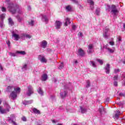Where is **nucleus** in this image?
<instances>
[{
	"label": "nucleus",
	"instance_id": "nucleus-46",
	"mask_svg": "<svg viewBox=\"0 0 125 125\" xmlns=\"http://www.w3.org/2000/svg\"><path fill=\"white\" fill-rule=\"evenodd\" d=\"M109 44H110V45H115V42H114L113 41H111L109 42Z\"/></svg>",
	"mask_w": 125,
	"mask_h": 125
},
{
	"label": "nucleus",
	"instance_id": "nucleus-20",
	"mask_svg": "<svg viewBox=\"0 0 125 125\" xmlns=\"http://www.w3.org/2000/svg\"><path fill=\"white\" fill-rule=\"evenodd\" d=\"M32 103H33V100L24 101L23 102V105H29L30 104H32Z\"/></svg>",
	"mask_w": 125,
	"mask_h": 125
},
{
	"label": "nucleus",
	"instance_id": "nucleus-52",
	"mask_svg": "<svg viewBox=\"0 0 125 125\" xmlns=\"http://www.w3.org/2000/svg\"><path fill=\"white\" fill-rule=\"evenodd\" d=\"M10 117H11L13 120H14V119H15V115H14V114H12V115H11Z\"/></svg>",
	"mask_w": 125,
	"mask_h": 125
},
{
	"label": "nucleus",
	"instance_id": "nucleus-30",
	"mask_svg": "<svg viewBox=\"0 0 125 125\" xmlns=\"http://www.w3.org/2000/svg\"><path fill=\"white\" fill-rule=\"evenodd\" d=\"M90 64L91 66H92V67H93L94 68H95V67H96V64H95V62L94 61H90Z\"/></svg>",
	"mask_w": 125,
	"mask_h": 125
},
{
	"label": "nucleus",
	"instance_id": "nucleus-44",
	"mask_svg": "<svg viewBox=\"0 0 125 125\" xmlns=\"http://www.w3.org/2000/svg\"><path fill=\"white\" fill-rule=\"evenodd\" d=\"M113 81L117 82L118 81V75L115 76L113 78Z\"/></svg>",
	"mask_w": 125,
	"mask_h": 125
},
{
	"label": "nucleus",
	"instance_id": "nucleus-61",
	"mask_svg": "<svg viewBox=\"0 0 125 125\" xmlns=\"http://www.w3.org/2000/svg\"><path fill=\"white\" fill-rule=\"evenodd\" d=\"M27 9H28V10H29V11L31 10V6H28V7H27Z\"/></svg>",
	"mask_w": 125,
	"mask_h": 125
},
{
	"label": "nucleus",
	"instance_id": "nucleus-60",
	"mask_svg": "<svg viewBox=\"0 0 125 125\" xmlns=\"http://www.w3.org/2000/svg\"><path fill=\"white\" fill-rule=\"evenodd\" d=\"M7 44L8 45V46H10V41H8L7 42Z\"/></svg>",
	"mask_w": 125,
	"mask_h": 125
},
{
	"label": "nucleus",
	"instance_id": "nucleus-50",
	"mask_svg": "<svg viewBox=\"0 0 125 125\" xmlns=\"http://www.w3.org/2000/svg\"><path fill=\"white\" fill-rule=\"evenodd\" d=\"M71 1H72V2H73V3L78 4V0H71Z\"/></svg>",
	"mask_w": 125,
	"mask_h": 125
},
{
	"label": "nucleus",
	"instance_id": "nucleus-26",
	"mask_svg": "<svg viewBox=\"0 0 125 125\" xmlns=\"http://www.w3.org/2000/svg\"><path fill=\"white\" fill-rule=\"evenodd\" d=\"M16 53L21 55H25L26 54V52L24 51H17Z\"/></svg>",
	"mask_w": 125,
	"mask_h": 125
},
{
	"label": "nucleus",
	"instance_id": "nucleus-56",
	"mask_svg": "<svg viewBox=\"0 0 125 125\" xmlns=\"http://www.w3.org/2000/svg\"><path fill=\"white\" fill-rule=\"evenodd\" d=\"M22 120L23 122H26V117H23L22 118Z\"/></svg>",
	"mask_w": 125,
	"mask_h": 125
},
{
	"label": "nucleus",
	"instance_id": "nucleus-36",
	"mask_svg": "<svg viewBox=\"0 0 125 125\" xmlns=\"http://www.w3.org/2000/svg\"><path fill=\"white\" fill-rule=\"evenodd\" d=\"M40 61L41 62H42V63H46V62H47V61L46 60V59H45V58H44V57Z\"/></svg>",
	"mask_w": 125,
	"mask_h": 125
},
{
	"label": "nucleus",
	"instance_id": "nucleus-23",
	"mask_svg": "<svg viewBox=\"0 0 125 125\" xmlns=\"http://www.w3.org/2000/svg\"><path fill=\"white\" fill-rule=\"evenodd\" d=\"M69 24H71V22L70 21V19L69 18H66L65 19V22L64 23L65 26H67Z\"/></svg>",
	"mask_w": 125,
	"mask_h": 125
},
{
	"label": "nucleus",
	"instance_id": "nucleus-9",
	"mask_svg": "<svg viewBox=\"0 0 125 125\" xmlns=\"http://www.w3.org/2000/svg\"><path fill=\"white\" fill-rule=\"evenodd\" d=\"M88 54H90L93 52V44H90L88 46V50H87Z\"/></svg>",
	"mask_w": 125,
	"mask_h": 125
},
{
	"label": "nucleus",
	"instance_id": "nucleus-4",
	"mask_svg": "<svg viewBox=\"0 0 125 125\" xmlns=\"http://www.w3.org/2000/svg\"><path fill=\"white\" fill-rule=\"evenodd\" d=\"M18 33V31L15 30L12 32V38L14 40V41H18L19 39H20V36L19 35L17 34Z\"/></svg>",
	"mask_w": 125,
	"mask_h": 125
},
{
	"label": "nucleus",
	"instance_id": "nucleus-47",
	"mask_svg": "<svg viewBox=\"0 0 125 125\" xmlns=\"http://www.w3.org/2000/svg\"><path fill=\"white\" fill-rule=\"evenodd\" d=\"M120 72V70L119 69H114V73L115 74H117V73H119Z\"/></svg>",
	"mask_w": 125,
	"mask_h": 125
},
{
	"label": "nucleus",
	"instance_id": "nucleus-34",
	"mask_svg": "<svg viewBox=\"0 0 125 125\" xmlns=\"http://www.w3.org/2000/svg\"><path fill=\"white\" fill-rule=\"evenodd\" d=\"M97 62H99V63L101 64V65H103V60H100L99 59H97Z\"/></svg>",
	"mask_w": 125,
	"mask_h": 125
},
{
	"label": "nucleus",
	"instance_id": "nucleus-16",
	"mask_svg": "<svg viewBox=\"0 0 125 125\" xmlns=\"http://www.w3.org/2000/svg\"><path fill=\"white\" fill-rule=\"evenodd\" d=\"M106 74H110V64H107L105 67Z\"/></svg>",
	"mask_w": 125,
	"mask_h": 125
},
{
	"label": "nucleus",
	"instance_id": "nucleus-45",
	"mask_svg": "<svg viewBox=\"0 0 125 125\" xmlns=\"http://www.w3.org/2000/svg\"><path fill=\"white\" fill-rule=\"evenodd\" d=\"M44 57L42 55H40L38 56V59L39 60H40V61L42 60V58H43Z\"/></svg>",
	"mask_w": 125,
	"mask_h": 125
},
{
	"label": "nucleus",
	"instance_id": "nucleus-3",
	"mask_svg": "<svg viewBox=\"0 0 125 125\" xmlns=\"http://www.w3.org/2000/svg\"><path fill=\"white\" fill-rule=\"evenodd\" d=\"M5 107L6 109H4L2 108V107L0 106V113L1 114H6V113L10 112V109H11L10 105H9V104H5Z\"/></svg>",
	"mask_w": 125,
	"mask_h": 125
},
{
	"label": "nucleus",
	"instance_id": "nucleus-12",
	"mask_svg": "<svg viewBox=\"0 0 125 125\" xmlns=\"http://www.w3.org/2000/svg\"><path fill=\"white\" fill-rule=\"evenodd\" d=\"M78 55L82 57L84 56V51L82 48L78 49Z\"/></svg>",
	"mask_w": 125,
	"mask_h": 125
},
{
	"label": "nucleus",
	"instance_id": "nucleus-59",
	"mask_svg": "<svg viewBox=\"0 0 125 125\" xmlns=\"http://www.w3.org/2000/svg\"><path fill=\"white\" fill-rule=\"evenodd\" d=\"M76 28H77L76 25H72V29H73V30H76Z\"/></svg>",
	"mask_w": 125,
	"mask_h": 125
},
{
	"label": "nucleus",
	"instance_id": "nucleus-64",
	"mask_svg": "<svg viewBox=\"0 0 125 125\" xmlns=\"http://www.w3.org/2000/svg\"><path fill=\"white\" fill-rule=\"evenodd\" d=\"M74 63L75 64H78V61H77V60L75 61Z\"/></svg>",
	"mask_w": 125,
	"mask_h": 125
},
{
	"label": "nucleus",
	"instance_id": "nucleus-11",
	"mask_svg": "<svg viewBox=\"0 0 125 125\" xmlns=\"http://www.w3.org/2000/svg\"><path fill=\"white\" fill-rule=\"evenodd\" d=\"M104 48H105V49H107V51H108V52H109L110 53H114V50L110 48L109 47V44H106V45H104Z\"/></svg>",
	"mask_w": 125,
	"mask_h": 125
},
{
	"label": "nucleus",
	"instance_id": "nucleus-24",
	"mask_svg": "<svg viewBox=\"0 0 125 125\" xmlns=\"http://www.w3.org/2000/svg\"><path fill=\"white\" fill-rule=\"evenodd\" d=\"M8 23L9 24H10L11 26H13V25H14V22L13 21L11 18L8 19Z\"/></svg>",
	"mask_w": 125,
	"mask_h": 125
},
{
	"label": "nucleus",
	"instance_id": "nucleus-5",
	"mask_svg": "<svg viewBox=\"0 0 125 125\" xmlns=\"http://www.w3.org/2000/svg\"><path fill=\"white\" fill-rule=\"evenodd\" d=\"M109 29L108 27H105L104 29L103 36L105 39H109L110 33H109Z\"/></svg>",
	"mask_w": 125,
	"mask_h": 125
},
{
	"label": "nucleus",
	"instance_id": "nucleus-18",
	"mask_svg": "<svg viewBox=\"0 0 125 125\" xmlns=\"http://www.w3.org/2000/svg\"><path fill=\"white\" fill-rule=\"evenodd\" d=\"M65 10L67 12H71L72 11V6H71L70 5H68L65 6Z\"/></svg>",
	"mask_w": 125,
	"mask_h": 125
},
{
	"label": "nucleus",
	"instance_id": "nucleus-1",
	"mask_svg": "<svg viewBox=\"0 0 125 125\" xmlns=\"http://www.w3.org/2000/svg\"><path fill=\"white\" fill-rule=\"evenodd\" d=\"M7 9L10 13H12V14H15L16 11H17L18 13L19 14H22V11L20 10L19 5L16 4L8 2Z\"/></svg>",
	"mask_w": 125,
	"mask_h": 125
},
{
	"label": "nucleus",
	"instance_id": "nucleus-62",
	"mask_svg": "<svg viewBox=\"0 0 125 125\" xmlns=\"http://www.w3.org/2000/svg\"><path fill=\"white\" fill-rule=\"evenodd\" d=\"M0 70L1 71H2V70H3L2 66H1V65H0Z\"/></svg>",
	"mask_w": 125,
	"mask_h": 125
},
{
	"label": "nucleus",
	"instance_id": "nucleus-37",
	"mask_svg": "<svg viewBox=\"0 0 125 125\" xmlns=\"http://www.w3.org/2000/svg\"><path fill=\"white\" fill-rule=\"evenodd\" d=\"M7 121H8L9 122V123H13V119L12 118H11V117H8L7 119Z\"/></svg>",
	"mask_w": 125,
	"mask_h": 125
},
{
	"label": "nucleus",
	"instance_id": "nucleus-8",
	"mask_svg": "<svg viewBox=\"0 0 125 125\" xmlns=\"http://www.w3.org/2000/svg\"><path fill=\"white\" fill-rule=\"evenodd\" d=\"M62 26V22L59 21H56L55 23V27L57 30H59Z\"/></svg>",
	"mask_w": 125,
	"mask_h": 125
},
{
	"label": "nucleus",
	"instance_id": "nucleus-39",
	"mask_svg": "<svg viewBox=\"0 0 125 125\" xmlns=\"http://www.w3.org/2000/svg\"><path fill=\"white\" fill-rule=\"evenodd\" d=\"M5 17V14H2L0 15V18L1 19V20L3 21V19H4Z\"/></svg>",
	"mask_w": 125,
	"mask_h": 125
},
{
	"label": "nucleus",
	"instance_id": "nucleus-15",
	"mask_svg": "<svg viewBox=\"0 0 125 125\" xmlns=\"http://www.w3.org/2000/svg\"><path fill=\"white\" fill-rule=\"evenodd\" d=\"M120 115H121V112L119 110H116V111H115V114L113 116V117L115 120H118L119 119V116H120Z\"/></svg>",
	"mask_w": 125,
	"mask_h": 125
},
{
	"label": "nucleus",
	"instance_id": "nucleus-21",
	"mask_svg": "<svg viewBox=\"0 0 125 125\" xmlns=\"http://www.w3.org/2000/svg\"><path fill=\"white\" fill-rule=\"evenodd\" d=\"M14 89L15 90V92H16L17 94H18L21 92V89L20 87H15L14 88Z\"/></svg>",
	"mask_w": 125,
	"mask_h": 125
},
{
	"label": "nucleus",
	"instance_id": "nucleus-17",
	"mask_svg": "<svg viewBox=\"0 0 125 125\" xmlns=\"http://www.w3.org/2000/svg\"><path fill=\"white\" fill-rule=\"evenodd\" d=\"M47 80V74H44L42 75L41 78V80L42 81V82H45Z\"/></svg>",
	"mask_w": 125,
	"mask_h": 125
},
{
	"label": "nucleus",
	"instance_id": "nucleus-7",
	"mask_svg": "<svg viewBox=\"0 0 125 125\" xmlns=\"http://www.w3.org/2000/svg\"><path fill=\"white\" fill-rule=\"evenodd\" d=\"M42 22H45V24H47L48 23L49 19L47 17V16L45 14H42Z\"/></svg>",
	"mask_w": 125,
	"mask_h": 125
},
{
	"label": "nucleus",
	"instance_id": "nucleus-35",
	"mask_svg": "<svg viewBox=\"0 0 125 125\" xmlns=\"http://www.w3.org/2000/svg\"><path fill=\"white\" fill-rule=\"evenodd\" d=\"M88 3H89L90 5H94V2L92 0H87Z\"/></svg>",
	"mask_w": 125,
	"mask_h": 125
},
{
	"label": "nucleus",
	"instance_id": "nucleus-19",
	"mask_svg": "<svg viewBox=\"0 0 125 125\" xmlns=\"http://www.w3.org/2000/svg\"><path fill=\"white\" fill-rule=\"evenodd\" d=\"M27 69H28V64L27 63H23L21 67V70L22 71H26Z\"/></svg>",
	"mask_w": 125,
	"mask_h": 125
},
{
	"label": "nucleus",
	"instance_id": "nucleus-10",
	"mask_svg": "<svg viewBox=\"0 0 125 125\" xmlns=\"http://www.w3.org/2000/svg\"><path fill=\"white\" fill-rule=\"evenodd\" d=\"M67 93H68V92H67V90H61V93H60V95H61V98H64V97H66V96H67Z\"/></svg>",
	"mask_w": 125,
	"mask_h": 125
},
{
	"label": "nucleus",
	"instance_id": "nucleus-41",
	"mask_svg": "<svg viewBox=\"0 0 125 125\" xmlns=\"http://www.w3.org/2000/svg\"><path fill=\"white\" fill-rule=\"evenodd\" d=\"M32 36L25 33V39H31Z\"/></svg>",
	"mask_w": 125,
	"mask_h": 125
},
{
	"label": "nucleus",
	"instance_id": "nucleus-43",
	"mask_svg": "<svg viewBox=\"0 0 125 125\" xmlns=\"http://www.w3.org/2000/svg\"><path fill=\"white\" fill-rule=\"evenodd\" d=\"M9 55H10V56L13 57H15V56H16V54L14 53H9Z\"/></svg>",
	"mask_w": 125,
	"mask_h": 125
},
{
	"label": "nucleus",
	"instance_id": "nucleus-13",
	"mask_svg": "<svg viewBox=\"0 0 125 125\" xmlns=\"http://www.w3.org/2000/svg\"><path fill=\"white\" fill-rule=\"evenodd\" d=\"M39 45L43 48H45V47H46V46L47 45V42H46V41H43L39 43Z\"/></svg>",
	"mask_w": 125,
	"mask_h": 125
},
{
	"label": "nucleus",
	"instance_id": "nucleus-31",
	"mask_svg": "<svg viewBox=\"0 0 125 125\" xmlns=\"http://www.w3.org/2000/svg\"><path fill=\"white\" fill-rule=\"evenodd\" d=\"M13 89V86H8L7 87V91H11Z\"/></svg>",
	"mask_w": 125,
	"mask_h": 125
},
{
	"label": "nucleus",
	"instance_id": "nucleus-54",
	"mask_svg": "<svg viewBox=\"0 0 125 125\" xmlns=\"http://www.w3.org/2000/svg\"><path fill=\"white\" fill-rule=\"evenodd\" d=\"M121 77H122L123 78H125V72H123L121 74Z\"/></svg>",
	"mask_w": 125,
	"mask_h": 125
},
{
	"label": "nucleus",
	"instance_id": "nucleus-22",
	"mask_svg": "<svg viewBox=\"0 0 125 125\" xmlns=\"http://www.w3.org/2000/svg\"><path fill=\"white\" fill-rule=\"evenodd\" d=\"M32 111L34 113V114H37L38 115H40L41 114V112L40 111V110H38L36 108H33L32 109Z\"/></svg>",
	"mask_w": 125,
	"mask_h": 125
},
{
	"label": "nucleus",
	"instance_id": "nucleus-48",
	"mask_svg": "<svg viewBox=\"0 0 125 125\" xmlns=\"http://www.w3.org/2000/svg\"><path fill=\"white\" fill-rule=\"evenodd\" d=\"M1 11H2V12H6V8H5V7H2Z\"/></svg>",
	"mask_w": 125,
	"mask_h": 125
},
{
	"label": "nucleus",
	"instance_id": "nucleus-2",
	"mask_svg": "<svg viewBox=\"0 0 125 125\" xmlns=\"http://www.w3.org/2000/svg\"><path fill=\"white\" fill-rule=\"evenodd\" d=\"M107 8L109 9L108 11H110L111 14L113 16H118L119 15V10L116 5H112L111 7L108 5L107 6Z\"/></svg>",
	"mask_w": 125,
	"mask_h": 125
},
{
	"label": "nucleus",
	"instance_id": "nucleus-38",
	"mask_svg": "<svg viewBox=\"0 0 125 125\" xmlns=\"http://www.w3.org/2000/svg\"><path fill=\"white\" fill-rule=\"evenodd\" d=\"M96 14L97 15H99V14H100V9L99 8H97L96 9Z\"/></svg>",
	"mask_w": 125,
	"mask_h": 125
},
{
	"label": "nucleus",
	"instance_id": "nucleus-53",
	"mask_svg": "<svg viewBox=\"0 0 125 125\" xmlns=\"http://www.w3.org/2000/svg\"><path fill=\"white\" fill-rule=\"evenodd\" d=\"M118 42H120L122 41V38H121V36H119L117 39Z\"/></svg>",
	"mask_w": 125,
	"mask_h": 125
},
{
	"label": "nucleus",
	"instance_id": "nucleus-27",
	"mask_svg": "<svg viewBox=\"0 0 125 125\" xmlns=\"http://www.w3.org/2000/svg\"><path fill=\"white\" fill-rule=\"evenodd\" d=\"M20 39H21V40H25V39H26V33H22L20 36Z\"/></svg>",
	"mask_w": 125,
	"mask_h": 125
},
{
	"label": "nucleus",
	"instance_id": "nucleus-25",
	"mask_svg": "<svg viewBox=\"0 0 125 125\" xmlns=\"http://www.w3.org/2000/svg\"><path fill=\"white\" fill-rule=\"evenodd\" d=\"M80 109L81 111V113H82V114H84L86 113V108L83 107L82 106H80Z\"/></svg>",
	"mask_w": 125,
	"mask_h": 125
},
{
	"label": "nucleus",
	"instance_id": "nucleus-63",
	"mask_svg": "<svg viewBox=\"0 0 125 125\" xmlns=\"http://www.w3.org/2000/svg\"><path fill=\"white\" fill-rule=\"evenodd\" d=\"M53 81L54 83H56V82H57V80H56V79H54Z\"/></svg>",
	"mask_w": 125,
	"mask_h": 125
},
{
	"label": "nucleus",
	"instance_id": "nucleus-49",
	"mask_svg": "<svg viewBox=\"0 0 125 125\" xmlns=\"http://www.w3.org/2000/svg\"><path fill=\"white\" fill-rule=\"evenodd\" d=\"M34 21L31 20L29 22V24H30L31 26H34Z\"/></svg>",
	"mask_w": 125,
	"mask_h": 125
},
{
	"label": "nucleus",
	"instance_id": "nucleus-32",
	"mask_svg": "<svg viewBox=\"0 0 125 125\" xmlns=\"http://www.w3.org/2000/svg\"><path fill=\"white\" fill-rule=\"evenodd\" d=\"M86 87L88 88V87H89L90 86V81L89 80H87L86 81Z\"/></svg>",
	"mask_w": 125,
	"mask_h": 125
},
{
	"label": "nucleus",
	"instance_id": "nucleus-40",
	"mask_svg": "<svg viewBox=\"0 0 125 125\" xmlns=\"http://www.w3.org/2000/svg\"><path fill=\"white\" fill-rule=\"evenodd\" d=\"M4 25L3 24V20H1L0 21V28H2Z\"/></svg>",
	"mask_w": 125,
	"mask_h": 125
},
{
	"label": "nucleus",
	"instance_id": "nucleus-42",
	"mask_svg": "<svg viewBox=\"0 0 125 125\" xmlns=\"http://www.w3.org/2000/svg\"><path fill=\"white\" fill-rule=\"evenodd\" d=\"M17 19H18V21H19V22H21L22 21V18L20 17L19 16H17Z\"/></svg>",
	"mask_w": 125,
	"mask_h": 125
},
{
	"label": "nucleus",
	"instance_id": "nucleus-28",
	"mask_svg": "<svg viewBox=\"0 0 125 125\" xmlns=\"http://www.w3.org/2000/svg\"><path fill=\"white\" fill-rule=\"evenodd\" d=\"M38 92L39 94H41V95H43V91H42V88L39 87L38 88Z\"/></svg>",
	"mask_w": 125,
	"mask_h": 125
},
{
	"label": "nucleus",
	"instance_id": "nucleus-57",
	"mask_svg": "<svg viewBox=\"0 0 125 125\" xmlns=\"http://www.w3.org/2000/svg\"><path fill=\"white\" fill-rule=\"evenodd\" d=\"M94 5H90V8H91V10L94 9Z\"/></svg>",
	"mask_w": 125,
	"mask_h": 125
},
{
	"label": "nucleus",
	"instance_id": "nucleus-29",
	"mask_svg": "<svg viewBox=\"0 0 125 125\" xmlns=\"http://www.w3.org/2000/svg\"><path fill=\"white\" fill-rule=\"evenodd\" d=\"M99 111L101 114H104L105 113V108L102 107L99 109Z\"/></svg>",
	"mask_w": 125,
	"mask_h": 125
},
{
	"label": "nucleus",
	"instance_id": "nucleus-14",
	"mask_svg": "<svg viewBox=\"0 0 125 125\" xmlns=\"http://www.w3.org/2000/svg\"><path fill=\"white\" fill-rule=\"evenodd\" d=\"M10 97L12 99H13V100H14V99H16V98H17V94L16 93V92H15V91H13L11 93Z\"/></svg>",
	"mask_w": 125,
	"mask_h": 125
},
{
	"label": "nucleus",
	"instance_id": "nucleus-6",
	"mask_svg": "<svg viewBox=\"0 0 125 125\" xmlns=\"http://www.w3.org/2000/svg\"><path fill=\"white\" fill-rule=\"evenodd\" d=\"M27 88L28 90L26 92V94L28 96H31V95L34 93V88H33L31 85H29Z\"/></svg>",
	"mask_w": 125,
	"mask_h": 125
},
{
	"label": "nucleus",
	"instance_id": "nucleus-55",
	"mask_svg": "<svg viewBox=\"0 0 125 125\" xmlns=\"http://www.w3.org/2000/svg\"><path fill=\"white\" fill-rule=\"evenodd\" d=\"M70 87H72V83H69V85L67 86V88H70Z\"/></svg>",
	"mask_w": 125,
	"mask_h": 125
},
{
	"label": "nucleus",
	"instance_id": "nucleus-58",
	"mask_svg": "<svg viewBox=\"0 0 125 125\" xmlns=\"http://www.w3.org/2000/svg\"><path fill=\"white\" fill-rule=\"evenodd\" d=\"M78 35L79 37H83V33L82 32H79Z\"/></svg>",
	"mask_w": 125,
	"mask_h": 125
},
{
	"label": "nucleus",
	"instance_id": "nucleus-33",
	"mask_svg": "<svg viewBox=\"0 0 125 125\" xmlns=\"http://www.w3.org/2000/svg\"><path fill=\"white\" fill-rule=\"evenodd\" d=\"M63 68H64V62H62L61 63V64L59 67V69H60V70H61L63 69Z\"/></svg>",
	"mask_w": 125,
	"mask_h": 125
},
{
	"label": "nucleus",
	"instance_id": "nucleus-51",
	"mask_svg": "<svg viewBox=\"0 0 125 125\" xmlns=\"http://www.w3.org/2000/svg\"><path fill=\"white\" fill-rule=\"evenodd\" d=\"M113 84H114V86H118V82L114 81Z\"/></svg>",
	"mask_w": 125,
	"mask_h": 125
}]
</instances>
